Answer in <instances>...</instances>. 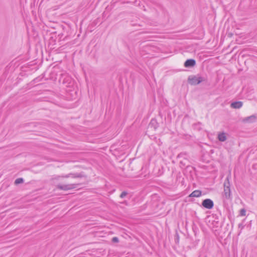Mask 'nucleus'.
Listing matches in <instances>:
<instances>
[{"label": "nucleus", "mask_w": 257, "mask_h": 257, "mask_svg": "<svg viewBox=\"0 0 257 257\" xmlns=\"http://www.w3.org/2000/svg\"><path fill=\"white\" fill-rule=\"evenodd\" d=\"M84 177V175L83 173H74V178H82Z\"/></svg>", "instance_id": "9d476101"}, {"label": "nucleus", "mask_w": 257, "mask_h": 257, "mask_svg": "<svg viewBox=\"0 0 257 257\" xmlns=\"http://www.w3.org/2000/svg\"><path fill=\"white\" fill-rule=\"evenodd\" d=\"M196 62L194 59H188L187 60L185 63L184 66L185 67H192L195 65Z\"/></svg>", "instance_id": "39448f33"}, {"label": "nucleus", "mask_w": 257, "mask_h": 257, "mask_svg": "<svg viewBox=\"0 0 257 257\" xmlns=\"http://www.w3.org/2000/svg\"><path fill=\"white\" fill-rule=\"evenodd\" d=\"M77 184H66V185H61L58 184L57 186V188L60 190L67 191L71 190L76 188Z\"/></svg>", "instance_id": "7ed1b4c3"}, {"label": "nucleus", "mask_w": 257, "mask_h": 257, "mask_svg": "<svg viewBox=\"0 0 257 257\" xmlns=\"http://www.w3.org/2000/svg\"><path fill=\"white\" fill-rule=\"evenodd\" d=\"M202 205L205 208L210 209L213 208L214 203L210 199H206L202 201Z\"/></svg>", "instance_id": "20e7f679"}, {"label": "nucleus", "mask_w": 257, "mask_h": 257, "mask_svg": "<svg viewBox=\"0 0 257 257\" xmlns=\"http://www.w3.org/2000/svg\"><path fill=\"white\" fill-rule=\"evenodd\" d=\"M61 177L67 178H69V177H70L69 174H68L66 175H63V176H61Z\"/></svg>", "instance_id": "2eb2a0df"}, {"label": "nucleus", "mask_w": 257, "mask_h": 257, "mask_svg": "<svg viewBox=\"0 0 257 257\" xmlns=\"http://www.w3.org/2000/svg\"><path fill=\"white\" fill-rule=\"evenodd\" d=\"M218 139L220 142H224L226 140V137L225 133H219L218 135Z\"/></svg>", "instance_id": "1a4fd4ad"}, {"label": "nucleus", "mask_w": 257, "mask_h": 257, "mask_svg": "<svg viewBox=\"0 0 257 257\" xmlns=\"http://www.w3.org/2000/svg\"><path fill=\"white\" fill-rule=\"evenodd\" d=\"M231 36H232V34H231V33H230V34H229V37H231Z\"/></svg>", "instance_id": "f3484780"}, {"label": "nucleus", "mask_w": 257, "mask_h": 257, "mask_svg": "<svg viewBox=\"0 0 257 257\" xmlns=\"http://www.w3.org/2000/svg\"><path fill=\"white\" fill-rule=\"evenodd\" d=\"M256 118V117L255 115H252L243 118V121L245 122H253L255 121Z\"/></svg>", "instance_id": "0eeeda50"}, {"label": "nucleus", "mask_w": 257, "mask_h": 257, "mask_svg": "<svg viewBox=\"0 0 257 257\" xmlns=\"http://www.w3.org/2000/svg\"><path fill=\"white\" fill-rule=\"evenodd\" d=\"M242 102L238 101L232 102L230 104V106L233 108L239 109L242 106Z\"/></svg>", "instance_id": "423d86ee"}, {"label": "nucleus", "mask_w": 257, "mask_h": 257, "mask_svg": "<svg viewBox=\"0 0 257 257\" xmlns=\"http://www.w3.org/2000/svg\"><path fill=\"white\" fill-rule=\"evenodd\" d=\"M246 210L245 209L242 208L240 210V215L244 216L245 215Z\"/></svg>", "instance_id": "f8f14e48"}, {"label": "nucleus", "mask_w": 257, "mask_h": 257, "mask_svg": "<svg viewBox=\"0 0 257 257\" xmlns=\"http://www.w3.org/2000/svg\"><path fill=\"white\" fill-rule=\"evenodd\" d=\"M222 198L224 200H231L229 176L227 177L226 180L224 183V191L222 193Z\"/></svg>", "instance_id": "f257e3e1"}, {"label": "nucleus", "mask_w": 257, "mask_h": 257, "mask_svg": "<svg viewBox=\"0 0 257 257\" xmlns=\"http://www.w3.org/2000/svg\"><path fill=\"white\" fill-rule=\"evenodd\" d=\"M112 241L113 242H118V239L116 237H113L112 238Z\"/></svg>", "instance_id": "4468645a"}, {"label": "nucleus", "mask_w": 257, "mask_h": 257, "mask_svg": "<svg viewBox=\"0 0 257 257\" xmlns=\"http://www.w3.org/2000/svg\"><path fill=\"white\" fill-rule=\"evenodd\" d=\"M205 79L201 76H190L188 78L189 83L192 85H196L199 84L201 82L204 81Z\"/></svg>", "instance_id": "f03ea898"}, {"label": "nucleus", "mask_w": 257, "mask_h": 257, "mask_svg": "<svg viewBox=\"0 0 257 257\" xmlns=\"http://www.w3.org/2000/svg\"><path fill=\"white\" fill-rule=\"evenodd\" d=\"M201 195V191L200 190H195L193 191L189 195L190 197H198Z\"/></svg>", "instance_id": "6e6552de"}, {"label": "nucleus", "mask_w": 257, "mask_h": 257, "mask_svg": "<svg viewBox=\"0 0 257 257\" xmlns=\"http://www.w3.org/2000/svg\"><path fill=\"white\" fill-rule=\"evenodd\" d=\"M69 175L70 177L74 178V173H70Z\"/></svg>", "instance_id": "dca6fc26"}, {"label": "nucleus", "mask_w": 257, "mask_h": 257, "mask_svg": "<svg viewBox=\"0 0 257 257\" xmlns=\"http://www.w3.org/2000/svg\"><path fill=\"white\" fill-rule=\"evenodd\" d=\"M127 194V193L126 192L123 191L121 193V194L120 195V197L122 198L124 197Z\"/></svg>", "instance_id": "ddd939ff"}, {"label": "nucleus", "mask_w": 257, "mask_h": 257, "mask_svg": "<svg viewBox=\"0 0 257 257\" xmlns=\"http://www.w3.org/2000/svg\"><path fill=\"white\" fill-rule=\"evenodd\" d=\"M23 182V179L22 178H18L15 181V183L16 184H19L22 183Z\"/></svg>", "instance_id": "9b49d317"}]
</instances>
